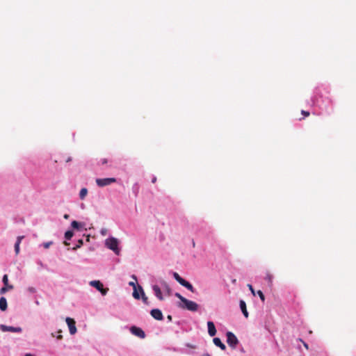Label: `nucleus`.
<instances>
[{
  "label": "nucleus",
  "instance_id": "7",
  "mask_svg": "<svg viewBox=\"0 0 356 356\" xmlns=\"http://www.w3.org/2000/svg\"><path fill=\"white\" fill-rule=\"evenodd\" d=\"M130 332L132 334L140 338L144 339L145 337V332L140 327L136 326H131L130 328Z\"/></svg>",
  "mask_w": 356,
  "mask_h": 356
},
{
  "label": "nucleus",
  "instance_id": "10",
  "mask_svg": "<svg viewBox=\"0 0 356 356\" xmlns=\"http://www.w3.org/2000/svg\"><path fill=\"white\" fill-rule=\"evenodd\" d=\"M132 277L135 280L136 282H130L129 284L133 287L134 291H133V297L136 299H140V295L138 293V291L137 289H138V286L136 285L137 278L135 275H133Z\"/></svg>",
  "mask_w": 356,
  "mask_h": 356
},
{
  "label": "nucleus",
  "instance_id": "31",
  "mask_svg": "<svg viewBox=\"0 0 356 356\" xmlns=\"http://www.w3.org/2000/svg\"><path fill=\"white\" fill-rule=\"evenodd\" d=\"M24 238V236H19L17 238V241L15 243H18V244H20L22 240Z\"/></svg>",
  "mask_w": 356,
  "mask_h": 356
},
{
  "label": "nucleus",
  "instance_id": "18",
  "mask_svg": "<svg viewBox=\"0 0 356 356\" xmlns=\"http://www.w3.org/2000/svg\"><path fill=\"white\" fill-rule=\"evenodd\" d=\"M181 286L186 287L187 289H188L189 291H191L193 293L195 292V289H194L193 285L186 280H185L184 282V283H182Z\"/></svg>",
  "mask_w": 356,
  "mask_h": 356
},
{
  "label": "nucleus",
  "instance_id": "28",
  "mask_svg": "<svg viewBox=\"0 0 356 356\" xmlns=\"http://www.w3.org/2000/svg\"><path fill=\"white\" fill-rule=\"evenodd\" d=\"M19 245L20 244H18V243L15 244V251L16 254H18L19 252Z\"/></svg>",
  "mask_w": 356,
  "mask_h": 356
},
{
  "label": "nucleus",
  "instance_id": "15",
  "mask_svg": "<svg viewBox=\"0 0 356 356\" xmlns=\"http://www.w3.org/2000/svg\"><path fill=\"white\" fill-rule=\"evenodd\" d=\"M213 343L219 347L221 350H225L226 349L225 345L221 341V340L219 338H214L213 339Z\"/></svg>",
  "mask_w": 356,
  "mask_h": 356
},
{
  "label": "nucleus",
  "instance_id": "21",
  "mask_svg": "<svg viewBox=\"0 0 356 356\" xmlns=\"http://www.w3.org/2000/svg\"><path fill=\"white\" fill-rule=\"evenodd\" d=\"M273 279V275H271L269 272H267L266 277H265V280H266L268 282V284L270 285L272 284Z\"/></svg>",
  "mask_w": 356,
  "mask_h": 356
},
{
  "label": "nucleus",
  "instance_id": "42",
  "mask_svg": "<svg viewBox=\"0 0 356 356\" xmlns=\"http://www.w3.org/2000/svg\"><path fill=\"white\" fill-rule=\"evenodd\" d=\"M305 347H306L307 348H308V346H307L306 343H305Z\"/></svg>",
  "mask_w": 356,
  "mask_h": 356
},
{
  "label": "nucleus",
  "instance_id": "38",
  "mask_svg": "<svg viewBox=\"0 0 356 356\" xmlns=\"http://www.w3.org/2000/svg\"><path fill=\"white\" fill-rule=\"evenodd\" d=\"M64 218H65V219H67V218H69V215H68V214H65V215H64Z\"/></svg>",
  "mask_w": 356,
  "mask_h": 356
},
{
  "label": "nucleus",
  "instance_id": "20",
  "mask_svg": "<svg viewBox=\"0 0 356 356\" xmlns=\"http://www.w3.org/2000/svg\"><path fill=\"white\" fill-rule=\"evenodd\" d=\"M173 277L181 285L185 281V280L180 277V275L176 272L173 273Z\"/></svg>",
  "mask_w": 356,
  "mask_h": 356
},
{
  "label": "nucleus",
  "instance_id": "39",
  "mask_svg": "<svg viewBox=\"0 0 356 356\" xmlns=\"http://www.w3.org/2000/svg\"><path fill=\"white\" fill-rule=\"evenodd\" d=\"M64 244H65V245H70V243H67V242H66V241H65V242H64Z\"/></svg>",
  "mask_w": 356,
  "mask_h": 356
},
{
  "label": "nucleus",
  "instance_id": "32",
  "mask_svg": "<svg viewBox=\"0 0 356 356\" xmlns=\"http://www.w3.org/2000/svg\"><path fill=\"white\" fill-rule=\"evenodd\" d=\"M301 113H302V114L304 116H305V117H308V116L310 115V113H309V111H304V110H302V111H301Z\"/></svg>",
  "mask_w": 356,
  "mask_h": 356
},
{
  "label": "nucleus",
  "instance_id": "22",
  "mask_svg": "<svg viewBox=\"0 0 356 356\" xmlns=\"http://www.w3.org/2000/svg\"><path fill=\"white\" fill-rule=\"evenodd\" d=\"M73 235H74L73 232L71 230H68L65 234V238L67 240H70L72 238V237L73 236Z\"/></svg>",
  "mask_w": 356,
  "mask_h": 356
},
{
  "label": "nucleus",
  "instance_id": "13",
  "mask_svg": "<svg viewBox=\"0 0 356 356\" xmlns=\"http://www.w3.org/2000/svg\"><path fill=\"white\" fill-rule=\"evenodd\" d=\"M152 289H153L156 298L160 300H163V295H162V293H161V289L159 288V286L158 285H154L152 286Z\"/></svg>",
  "mask_w": 356,
  "mask_h": 356
},
{
  "label": "nucleus",
  "instance_id": "17",
  "mask_svg": "<svg viewBox=\"0 0 356 356\" xmlns=\"http://www.w3.org/2000/svg\"><path fill=\"white\" fill-rule=\"evenodd\" d=\"M138 290L141 293V298H142V300L143 302L145 304V305H148V298L147 297L145 296V293H144V291L142 288V286H138Z\"/></svg>",
  "mask_w": 356,
  "mask_h": 356
},
{
  "label": "nucleus",
  "instance_id": "1",
  "mask_svg": "<svg viewBox=\"0 0 356 356\" xmlns=\"http://www.w3.org/2000/svg\"><path fill=\"white\" fill-rule=\"evenodd\" d=\"M179 307L191 312H196L199 307L198 305L196 302L192 300H189L186 298L184 300L182 303L179 304Z\"/></svg>",
  "mask_w": 356,
  "mask_h": 356
},
{
  "label": "nucleus",
  "instance_id": "23",
  "mask_svg": "<svg viewBox=\"0 0 356 356\" xmlns=\"http://www.w3.org/2000/svg\"><path fill=\"white\" fill-rule=\"evenodd\" d=\"M163 286L164 289L166 291V292L168 293V294L170 295L171 289L169 286V285L166 282H163Z\"/></svg>",
  "mask_w": 356,
  "mask_h": 356
},
{
  "label": "nucleus",
  "instance_id": "6",
  "mask_svg": "<svg viewBox=\"0 0 356 356\" xmlns=\"http://www.w3.org/2000/svg\"><path fill=\"white\" fill-rule=\"evenodd\" d=\"M4 286L0 289V294L6 293L8 290L13 289V286L8 284V277L7 275H4L2 279Z\"/></svg>",
  "mask_w": 356,
  "mask_h": 356
},
{
  "label": "nucleus",
  "instance_id": "26",
  "mask_svg": "<svg viewBox=\"0 0 356 356\" xmlns=\"http://www.w3.org/2000/svg\"><path fill=\"white\" fill-rule=\"evenodd\" d=\"M257 294L259 295L261 300L264 302L265 300V296L261 291H258Z\"/></svg>",
  "mask_w": 356,
  "mask_h": 356
},
{
  "label": "nucleus",
  "instance_id": "36",
  "mask_svg": "<svg viewBox=\"0 0 356 356\" xmlns=\"http://www.w3.org/2000/svg\"><path fill=\"white\" fill-rule=\"evenodd\" d=\"M156 181V177H153V179H152V182L153 184H154Z\"/></svg>",
  "mask_w": 356,
  "mask_h": 356
},
{
  "label": "nucleus",
  "instance_id": "12",
  "mask_svg": "<svg viewBox=\"0 0 356 356\" xmlns=\"http://www.w3.org/2000/svg\"><path fill=\"white\" fill-rule=\"evenodd\" d=\"M208 333L211 337H213L216 334V329L212 321L207 322Z\"/></svg>",
  "mask_w": 356,
  "mask_h": 356
},
{
  "label": "nucleus",
  "instance_id": "37",
  "mask_svg": "<svg viewBox=\"0 0 356 356\" xmlns=\"http://www.w3.org/2000/svg\"><path fill=\"white\" fill-rule=\"evenodd\" d=\"M167 318H168V321H172V316L170 315H168Z\"/></svg>",
  "mask_w": 356,
  "mask_h": 356
},
{
  "label": "nucleus",
  "instance_id": "27",
  "mask_svg": "<svg viewBox=\"0 0 356 356\" xmlns=\"http://www.w3.org/2000/svg\"><path fill=\"white\" fill-rule=\"evenodd\" d=\"M175 296H176L177 298H178L181 300V303H182V302H184V300L186 299V298L183 297V296H182L181 294H179V293H175Z\"/></svg>",
  "mask_w": 356,
  "mask_h": 356
},
{
  "label": "nucleus",
  "instance_id": "19",
  "mask_svg": "<svg viewBox=\"0 0 356 356\" xmlns=\"http://www.w3.org/2000/svg\"><path fill=\"white\" fill-rule=\"evenodd\" d=\"M88 194V189L86 188H83L81 189L79 193V197L81 200H83Z\"/></svg>",
  "mask_w": 356,
  "mask_h": 356
},
{
  "label": "nucleus",
  "instance_id": "2",
  "mask_svg": "<svg viewBox=\"0 0 356 356\" xmlns=\"http://www.w3.org/2000/svg\"><path fill=\"white\" fill-rule=\"evenodd\" d=\"M105 243L108 248L112 250L115 254H119L118 241L115 238L111 237L107 238Z\"/></svg>",
  "mask_w": 356,
  "mask_h": 356
},
{
  "label": "nucleus",
  "instance_id": "14",
  "mask_svg": "<svg viewBox=\"0 0 356 356\" xmlns=\"http://www.w3.org/2000/svg\"><path fill=\"white\" fill-rule=\"evenodd\" d=\"M239 305H240V308L241 309V312L243 314L245 318H248V312L247 308H246V303L245 302L244 300H240Z\"/></svg>",
  "mask_w": 356,
  "mask_h": 356
},
{
  "label": "nucleus",
  "instance_id": "29",
  "mask_svg": "<svg viewBox=\"0 0 356 356\" xmlns=\"http://www.w3.org/2000/svg\"><path fill=\"white\" fill-rule=\"evenodd\" d=\"M52 244V242L50 241V242H47V243H43V247L45 248V249H47L49 248V246Z\"/></svg>",
  "mask_w": 356,
  "mask_h": 356
},
{
  "label": "nucleus",
  "instance_id": "30",
  "mask_svg": "<svg viewBox=\"0 0 356 356\" xmlns=\"http://www.w3.org/2000/svg\"><path fill=\"white\" fill-rule=\"evenodd\" d=\"M107 229H105V228H103L102 229V230L100 231V233L102 236H106L107 234Z\"/></svg>",
  "mask_w": 356,
  "mask_h": 356
},
{
  "label": "nucleus",
  "instance_id": "40",
  "mask_svg": "<svg viewBox=\"0 0 356 356\" xmlns=\"http://www.w3.org/2000/svg\"><path fill=\"white\" fill-rule=\"evenodd\" d=\"M25 356H33V355H31V354H30V353H27V354H26V355H25Z\"/></svg>",
  "mask_w": 356,
  "mask_h": 356
},
{
  "label": "nucleus",
  "instance_id": "5",
  "mask_svg": "<svg viewBox=\"0 0 356 356\" xmlns=\"http://www.w3.org/2000/svg\"><path fill=\"white\" fill-rule=\"evenodd\" d=\"M116 182L115 178H103V179H97L96 183L97 186L99 187H104L106 186H108L113 183Z\"/></svg>",
  "mask_w": 356,
  "mask_h": 356
},
{
  "label": "nucleus",
  "instance_id": "35",
  "mask_svg": "<svg viewBox=\"0 0 356 356\" xmlns=\"http://www.w3.org/2000/svg\"><path fill=\"white\" fill-rule=\"evenodd\" d=\"M101 162L102 164H106L107 163V159H102Z\"/></svg>",
  "mask_w": 356,
  "mask_h": 356
},
{
  "label": "nucleus",
  "instance_id": "11",
  "mask_svg": "<svg viewBox=\"0 0 356 356\" xmlns=\"http://www.w3.org/2000/svg\"><path fill=\"white\" fill-rule=\"evenodd\" d=\"M151 316L156 320L161 321L163 318L161 311L159 309H153L150 312Z\"/></svg>",
  "mask_w": 356,
  "mask_h": 356
},
{
  "label": "nucleus",
  "instance_id": "41",
  "mask_svg": "<svg viewBox=\"0 0 356 356\" xmlns=\"http://www.w3.org/2000/svg\"><path fill=\"white\" fill-rule=\"evenodd\" d=\"M70 161H71V159H70V158H69L66 161H67V162H69Z\"/></svg>",
  "mask_w": 356,
  "mask_h": 356
},
{
  "label": "nucleus",
  "instance_id": "25",
  "mask_svg": "<svg viewBox=\"0 0 356 356\" xmlns=\"http://www.w3.org/2000/svg\"><path fill=\"white\" fill-rule=\"evenodd\" d=\"M83 240L82 239H79L78 241L77 245L75 247H74L72 249L74 250H77L78 248H79L83 245Z\"/></svg>",
  "mask_w": 356,
  "mask_h": 356
},
{
  "label": "nucleus",
  "instance_id": "3",
  "mask_svg": "<svg viewBox=\"0 0 356 356\" xmlns=\"http://www.w3.org/2000/svg\"><path fill=\"white\" fill-rule=\"evenodd\" d=\"M90 285L95 287L98 290L103 296H105L108 291V288H104L103 284L99 280H93L90 282Z\"/></svg>",
  "mask_w": 356,
  "mask_h": 356
},
{
  "label": "nucleus",
  "instance_id": "43",
  "mask_svg": "<svg viewBox=\"0 0 356 356\" xmlns=\"http://www.w3.org/2000/svg\"><path fill=\"white\" fill-rule=\"evenodd\" d=\"M204 356H211L209 354L204 355Z\"/></svg>",
  "mask_w": 356,
  "mask_h": 356
},
{
  "label": "nucleus",
  "instance_id": "34",
  "mask_svg": "<svg viewBox=\"0 0 356 356\" xmlns=\"http://www.w3.org/2000/svg\"><path fill=\"white\" fill-rule=\"evenodd\" d=\"M60 332H61V331H59V332H58V333H59V334L56 336V338H57V339H58V340H60V339H63V336H62V334H60Z\"/></svg>",
  "mask_w": 356,
  "mask_h": 356
},
{
  "label": "nucleus",
  "instance_id": "24",
  "mask_svg": "<svg viewBox=\"0 0 356 356\" xmlns=\"http://www.w3.org/2000/svg\"><path fill=\"white\" fill-rule=\"evenodd\" d=\"M71 225L74 229H79L80 227V223L76 220H73Z\"/></svg>",
  "mask_w": 356,
  "mask_h": 356
},
{
  "label": "nucleus",
  "instance_id": "4",
  "mask_svg": "<svg viewBox=\"0 0 356 356\" xmlns=\"http://www.w3.org/2000/svg\"><path fill=\"white\" fill-rule=\"evenodd\" d=\"M226 335L228 345L232 348H236V345L238 343L236 337L231 332H227Z\"/></svg>",
  "mask_w": 356,
  "mask_h": 356
},
{
  "label": "nucleus",
  "instance_id": "8",
  "mask_svg": "<svg viewBox=\"0 0 356 356\" xmlns=\"http://www.w3.org/2000/svg\"><path fill=\"white\" fill-rule=\"evenodd\" d=\"M66 323L69 327V331L71 334H74L76 332V322L73 318L67 317Z\"/></svg>",
  "mask_w": 356,
  "mask_h": 356
},
{
  "label": "nucleus",
  "instance_id": "9",
  "mask_svg": "<svg viewBox=\"0 0 356 356\" xmlns=\"http://www.w3.org/2000/svg\"><path fill=\"white\" fill-rule=\"evenodd\" d=\"M0 330L3 332H21L22 331V328L19 327H12V326H7L5 325H1Z\"/></svg>",
  "mask_w": 356,
  "mask_h": 356
},
{
  "label": "nucleus",
  "instance_id": "16",
  "mask_svg": "<svg viewBox=\"0 0 356 356\" xmlns=\"http://www.w3.org/2000/svg\"><path fill=\"white\" fill-rule=\"evenodd\" d=\"M8 305L7 300L5 297H1L0 298V309L1 311H6L7 309Z\"/></svg>",
  "mask_w": 356,
  "mask_h": 356
},
{
  "label": "nucleus",
  "instance_id": "33",
  "mask_svg": "<svg viewBox=\"0 0 356 356\" xmlns=\"http://www.w3.org/2000/svg\"><path fill=\"white\" fill-rule=\"evenodd\" d=\"M249 289L251 291L253 295H254V290L251 284H248Z\"/></svg>",
  "mask_w": 356,
  "mask_h": 356
}]
</instances>
